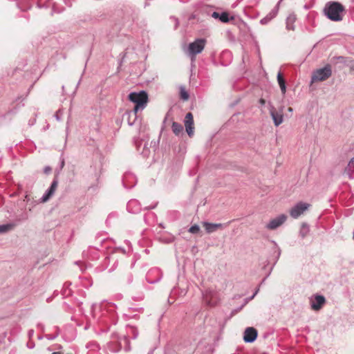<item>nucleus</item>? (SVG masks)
<instances>
[{
  "label": "nucleus",
  "mask_w": 354,
  "mask_h": 354,
  "mask_svg": "<svg viewBox=\"0 0 354 354\" xmlns=\"http://www.w3.org/2000/svg\"><path fill=\"white\" fill-rule=\"evenodd\" d=\"M63 114V111L61 109H59L56 113H55V118L58 120V121H60L61 119H62V115Z\"/></svg>",
  "instance_id": "obj_31"
},
{
  "label": "nucleus",
  "mask_w": 354,
  "mask_h": 354,
  "mask_svg": "<svg viewBox=\"0 0 354 354\" xmlns=\"http://www.w3.org/2000/svg\"><path fill=\"white\" fill-rule=\"evenodd\" d=\"M171 129L173 133L176 136H180L183 132V126L176 122H173L171 125Z\"/></svg>",
  "instance_id": "obj_22"
},
{
  "label": "nucleus",
  "mask_w": 354,
  "mask_h": 354,
  "mask_svg": "<svg viewBox=\"0 0 354 354\" xmlns=\"http://www.w3.org/2000/svg\"><path fill=\"white\" fill-rule=\"evenodd\" d=\"M228 223H230V221H228V223L227 224L228 225Z\"/></svg>",
  "instance_id": "obj_47"
},
{
  "label": "nucleus",
  "mask_w": 354,
  "mask_h": 354,
  "mask_svg": "<svg viewBox=\"0 0 354 354\" xmlns=\"http://www.w3.org/2000/svg\"><path fill=\"white\" fill-rule=\"evenodd\" d=\"M133 310V311L138 310V309H137V308H130V309H129V310ZM138 310H139V311H141V312H143V308H140L138 309Z\"/></svg>",
  "instance_id": "obj_38"
},
{
  "label": "nucleus",
  "mask_w": 354,
  "mask_h": 354,
  "mask_svg": "<svg viewBox=\"0 0 354 354\" xmlns=\"http://www.w3.org/2000/svg\"><path fill=\"white\" fill-rule=\"evenodd\" d=\"M122 183L127 189L133 187L136 183V176L131 173H126L122 178Z\"/></svg>",
  "instance_id": "obj_14"
},
{
  "label": "nucleus",
  "mask_w": 354,
  "mask_h": 354,
  "mask_svg": "<svg viewBox=\"0 0 354 354\" xmlns=\"http://www.w3.org/2000/svg\"><path fill=\"white\" fill-rule=\"evenodd\" d=\"M288 111H289L290 112H292V109L291 107H289V108H288Z\"/></svg>",
  "instance_id": "obj_41"
},
{
  "label": "nucleus",
  "mask_w": 354,
  "mask_h": 354,
  "mask_svg": "<svg viewBox=\"0 0 354 354\" xmlns=\"http://www.w3.org/2000/svg\"><path fill=\"white\" fill-rule=\"evenodd\" d=\"M218 19L223 23H228L229 21L234 20V16H230L229 12L225 11L219 13Z\"/></svg>",
  "instance_id": "obj_21"
},
{
  "label": "nucleus",
  "mask_w": 354,
  "mask_h": 354,
  "mask_svg": "<svg viewBox=\"0 0 354 354\" xmlns=\"http://www.w3.org/2000/svg\"><path fill=\"white\" fill-rule=\"evenodd\" d=\"M353 167H354V158L351 159V160L349 161V162L348 164L347 167L345 169V171L348 173L350 178H353V176H351V168Z\"/></svg>",
  "instance_id": "obj_27"
},
{
  "label": "nucleus",
  "mask_w": 354,
  "mask_h": 354,
  "mask_svg": "<svg viewBox=\"0 0 354 354\" xmlns=\"http://www.w3.org/2000/svg\"><path fill=\"white\" fill-rule=\"evenodd\" d=\"M123 348L128 352L131 350L130 343L128 337L124 335L116 341H111L106 345V350L111 353H115Z\"/></svg>",
  "instance_id": "obj_3"
},
{
  "label": "nucleus",
  "mask_w": 354,
  "mask_h": 354,
  "mask_svg": "<svg viewBox=\"0 0 354 354\" xmlns=\"http://www.w3.org/2000/svg\"><path fill=\"white\" fill-rule=\"evenodd\" d=\"M206 41L205 39L199 38L189 44L187 53L190 57L192 62L195 61L196 55L203 50Z\"/></svg>",
  "instance_id": "obj_4"
},
{
  "label": "nucleus",
  "mask_w": 354,
  "mask_h": 354,
  "mask_svg": "<svg viewBox=\"0 0 354 354\" xmlns=\"http://www.w3.org/2000/svg\"><path fill=\"white\" fill-rule=\"evenodd\" d=\"M280 255V252H278L277 257Z\"/></svg>",
  "instance_id": "obj_46"
},
{
  "label": "nucleus",
  "mask_w": 354,
  "mask_h": 354,
  "mask_svg": "<svg viewBox=\"0 0 354 354\" xmlns=\"http://www.w3.org/2000/svg\"><path fill=\"white\" fill-rule=\"evenodd\" d=\"M149 152H150V151H149V147L147 146V144H145L143 149L141 151V153L145 157H147L149 154Z\"/></svg>",
  "instance_id": "obj_30"
},
{
  "label": "nucleus",
  "mask_w": 354,
  "mask_h": 354,
  "mask_svg": "<svg viewBox=\"0 0 354 354\" xmlns=\"http://www.w3.org/2000/svg\"><path fill=\"white\" fill-rule=\"evenodd\" d=\"M278 13V8L275 7L274 9H272L266 17L262 18L260 20V24L261 25H266L268 24L272 19H273Z\"/></svg>",
  "instance_id": "obj_17"
},
{
  "label": "nucleus",
  "mask_w": 354,
  "mask_h": 354,
  "mask_svg": "<svg viewBox=\"0 0 354 354\" xmlns=\"http://www.w3.org/2000/svg\"><path fill=\"white\" fill-rule=\"evenodd\" d=\"M27 346L29 348H33L35 347V344L34 342H28L27 344Z\"/></svg>",
  "instance_id": "obj_35"
},
{
  "label": "nucleus",
  "mask_w": 354,
  "mask_h": 354,
  "mask_svg": "<svg viewBox=\"0 0 354 354\" xmlns=\"http://www.w3.org/2000/svg\"><path fill=\"white\" fill-rule=\"evenodd\" d=\"M270 113L276 127H278L283 122V115L282 111L278 112L273 106H270Z\"/></svg>",
  "instance_id": "obj_13"
},
{
  "label": "nucleus",
  "mask_w": 354,
  "mask_h": 354,
  "mask_svg": "<svg viewBox=\"0 0 354 354\" xmlns=\"http://www.w3.org/2000/svg\"><path fill=\"white\" fill-rule=\"evenodd\" d=\"M206 232L209 234L216 231L218 229L224 228L227 226V224L223 223H212L208 222H204L203 223Z\"/></svg>",
  "instance_id": "obj_16"
},
{
  "label": "nucleus",
  "mask_w": 354,
  "mask_h": 354,
  "mask_svg": "<svg viewBox=\"0 0 354 354\" xmlns=\"http://www.w3.org/2000/svg\"><path fill=\"white\" fill-rule=\"evenodd\" d=\"M180 97L183 100L189 99V94L184 88L180 89Z\"/></svg>",
  "instance_id": "obj_29"
},
{
  "label": "nucleus",
  "mask_w": 354,
  "mask_h": 354,
  "mask_svg": "<svg viewBox=\"0 0 354 354\" xmlns=\"http://www.w3.org/2000/svg\"><path fill=\"white\" fill-rule=\"evenodd\" d=\"M344 8L339 2L327 3L324 8L325 15L331 21H340L343 19Z\"/></svg>",
  "instance_id": "obj_1"
},
{
  "label": "nucleus",
  "mask_w": 354,
  "mask_h": 354,
  "mask_svg": "<svg viewBox=\"0 0 354 354\" xmlns=\"http://www.w3.org/2000/svg\"><path fill=\"white\" fill-rule=\"evenodd\" d=\"M192 234H197L200 231V227L198 225H192L188 230Z\"/></svg>",
  "instance_id": "obj_28"
},
{
  "label": "nucleus",
  "mask_w": 354,
  "mask_h": 354,
  "mask_svg": "<svg viewBox=\"0 0 354 354\" xmlns=\"http://www.w3.org/2000/svg\"><path fill=\"white\" fill-rule=\"evenodd\" d=\"M210 14H211L210 17H212L216 19H218L219 12L214 11V10H212Z\"/></svg>",
  "instance_id": "obj_32"
},
{
  "label": "nucleus",
  "mask_w": 354,
  "mask_h": 354,
  "mask_svg": "<svg viewBox=\"0 0 354 354\" xmlns=\"http://www.w3.org/2000/svg\"><path fill=\"white\" fill-rule=\"evenodd\" d=\"M52 354H61L59 352H54Z\"/></svg>",
  "instance_id": "obj_44"
},
{
  "label": "nucleus",
  "mask_w": 354,
  "mask_h": 354,
  "mask_svg": "<svg viewBox=\"0 0 354 354\" xmlns=\"http://www.w3.org/2000/svg\"><path fill=\"white\" fill-rule=\"evenodd\" d=\"M29 338H31L34 335V330L32 329L29 330L28 333Z\"/></svg>",
  "instance_id": "obj_34"
},
{
  "label": "nucleus",
  "mask_w": 354,
  "mask_h": 354,
  "mask_svg": "<svg viewBox=\"0 0 354 354\" xmlns=\"http://www.w3.org/2000/svg\"><path fill=\"white\" fill-rule=\"evenodd\" d=\"M309 232V226L306 223H303L301 226L299 234L302 238L306 236Z\"/></svg>",
  "instance_id": "obj_25"
},
{
  "label": "nucleus",
  "mask_w": 354,
  "mask_h": 354,
  "mask_svg": "<svg viewBox=\"0 0 354 354\" xmlns=\"http://www.w3.org/2000/svg\"><path fill=\"white\" fill-rule=\"evenodd\" d=\"M259 290V288H257V290H255L254 293L253 294L252 296L250 297V298L249 299H252L255 297V295L257 294Z\"/></svg>",
  "instance_id": "obj_37"
},
{
  "label": "nucleus",
  "mask_w": 354,
  "mask_h": 354,
  "mask_svg": "<svg viewBox=\"0 0 354 354\" xmlns=\"http://www.w3.org/2000/svg\"><path fill=\"white\" fill-rule=\"evenodd\" d=\"M204 301L210 306H214L217 303L216 292L212 289H207L203 292Z\"/></svg>",
  "instance_id": "obj_8"
},
{
  "label": "nucleus",
  "mask_w": 354,
  "mask_h": 354,
  "mask_svg": "<svg viewBox=\"0 0 354 354\" xmlns=\"http://www.w3.org/2000/svg\"><path fill=\"white\" fill-rule=\"evenodd\" d=\"M127 334L128 335H131V337L133 339H136L137 338L138 335V331L137 330V328L134 326H128V329H127Z\"/></svg>",
  "instance_id": "obj_26"
},
{
  "label": "nucleus",
  "mask_w": 354,
  "mask_h": 354,
  "mask_svg": "<svg viewBox=\"0 0 354 354\" xmlns=\"http://www.w3.org/2000/svg\"><path fill=\"white\" fill-rule=\"evenodd\" d=\"M353 2H354V0H352Z\"/></svg>",
  "instance_id": "obj_49"
},
{
  "label": "nucleus",
  "mask_w": 354,
  "mask_h": 354,
  "mask_svg": "<svg viewBox=\"0 0 354 354\" xmlns=\"http://www.w3.org/2000/svg\"><path fill=\"white\" fill-rule=\"evenodd\" d=\"M332 75L331 66L329 64L326 65L324 68L316 70L312 75V82L324 81L330 77Z\"/></svg>",
  "instance_id": "obj_5"
},
{
  "label": "nucleus",
  "mask_w": 354,
  "mask_h": 354,
  "mask_svg": "<svg viewBox=\"0 0 354 354\" xmlns=\"http://www.w3.org/2000/svg\"><path fill=\"white\" fill-rule=\"evenodd\" d=\"M134 142H135V145H136V148H137V150H138V151H140V145L138 143L139 142H138V140H135V141H134Z\"/></svg>",
  "instance_id": "obj_36"
},
{
  "label": "nucleus",
  "mask_w": 354,
  "mask_h": 354,
  "mask_svg": "<svg viewBox=\"0 0 354 354\" xmlns=\"http://www.w3.org/2000/svg\"><path fill=\"white\" fill-rule=\"evenodd\" d=\"M277 82L279 83L282 93L285 94L286 91V82L282 74L280 72L278 73L277 74Z\"/></svg>",
  "instance_id": "obj_23"
},
{
  "label": "nucleus",
  "mask_w": 354,
  "mask_h": 354,
  "mask_svg": "<svg viewBox=\"0 0 354 354\" xmlns=\"http://www.w3.org/2000/svg\"><path fill=\"white\" fill-rule=\"evenodd\" d=\"M158 280H159V279H157V280H156V281H149V283H154V282H156V281H158Z\"/></svg>",
  "instance_id": "obj_43"
},
{
  "label": "nucleus",
  "mask_w": 354,
  "mask_h": 354,
  "mask_svg": "<svg viewBox=\"0 0 354 354\" xmlns=\"http://www.w3.org/2000/svg\"><path fill=\"white\" fill-rule=\"evenodd\" d=\"M266 277H265V278L262 280L261 283H264V282H265V281H266Z\"/></svg>",
  "instance_id": "obj_42"
},
{
  "label": "nucleus",
  "mask_w": 354,
  "mask_h": 354,
  "mask_svg": "<svg viewBox=\"0 0 354 354\" xmlns=\"http://www.w3.org/2000/svg\"><path fill=\"white\" fill-rule=\"evenodd\" d=\"M326 303V299L323 295H315L310 298V307L313 310H319Z\"/></svg>",
  "instance_id": "obj_7"
},
{
  "label": "nucleus",
  "mask_w": 354,
  "mask_h": 354,
  "mask_svg": "<svg viewBox=\"0 0 354 354\" xmlns=\"http://www.w3.org/2000/svg\"><path fill=\"white\" fill-rule=\"evenodd\" d=\"M259 102H260V104H261V105H264V104H265V103H266V101H265V100H263V99H260Z\"/></svg>",
  "instance_id": "obj_39"
},
{
  "label": "nucleus",
  "mask_w": 354,
  "mask_h": 354,
  "mask_svg": "<svg viewBox=\"0 0 354 354\" xmlns=\"http://www.w3.org/2000/svg\"><path fill=\"white\" fill-rule=\"evenodd\" d=\"M257 330L252 327H248L245 329L243 335V340L246 343L254 342L257 337Z\"/></svg>",
  "instance_id": "obj_12"
},
{
  "label": "nucleus",
  "mask_w": 354,
  "mask_h": 354,
  "mask_svg": "<svg viewBox=\"0 0 354 354\" xmlns=\"http://www.w3.org/2000/svg\"><path fill=\"white\" fill-rule=\"evenodd\" d=\"M52 169L49 166H46L45 167V168L44 169V172L46 174H48L50 171H51Z\"/></svg>",
  "instance_id": "obj_33"
},
{
  "label": "nucleus",
  "mask_w": 354,
  "mask_h": 354,
  "mask_svg": "<svg viewBox=\"0 0 354 354\" xmlns=\"http://www.w3.org/2000/svg\"><path fill=\"white\" fill-rule=\"evenodd\" d=\"M137 113L138 112H135V111L133 110L131 111H127L124 113V117L127 119L128 124L129 126H132L134 124L137 119Z\"/></svg>",
  "instance_id": "obj_19"
},
{
  "label": "nucleus",
  "mask_w": 354,
  "mask_h": 354,
  "mask_svg": "<svg viewBox=\"0 0 354 354\" xmlns=\"http://www.w3.org/2000/svg\"><path fill=\"white\" fill-rule=\"evenodd\" d=\"M127 209L128 212L132 214H138L140 212L142 207L140 202L138 200L131 199L128 202L127 205Z\"/></svg>",
  "instance_id": "obj_15"
},
{
  "label": "nucleus",
  "mask_w": 354,
  "mask_h": 354,
  "mask_svg": "<svg viewBox=\"0 0 354 354\" xmlns=\"http://www.w3.org/2000/svg\"><path fill=\"white\" fill-rule=\"evenodd\" d=\"M353 239H354V231H353Z\"/></svg>",
  "instance_id": "obj_48"
},
{
  "label": "nucleus",
  "mask_w": 354,
  "mask_h": 354,
  "mask_svg": "<svg viewBox=\"0 0 354 354\" xmlns=\"http://www.w3.org/2000/svg\"><path fill=\"white\" fill-rule=\"evenodd\" d=\"M310 205L306 203L299 202L297 203L292 209L290 210V215L293 218H297L300 216L306 210L308 209Z\"/></svg>",
  "instance_id": "obj_6"
},
{
  "label": "nucleus",
  "mask_w": 354,
  "mask_h": 354,
  "mask_svg": "<svg viewBox=\"0 0 354 354\" xmlns=\"http://www.w3.org/2000/svg\"><path fill=\"white\" fill-rule=\"evenodd\" d=\"M246 303H247V301H246L245 302H244V304H243V306L241 307V308L243 306H245V305L246 304Z\"/></svg>",
  "instance_id": "obj_45"
},
{
  "label": "nucleus",
  "mask_w": 354,
  "mask_h": 354,
  "mask_svg": "<svg viewBox=\"0 0 354 354\" xmlns=\"http://www.w3.org/2000/svg\"><path fill=\"white\" fill-rule=\"evenodd\" d=\"M287 219L285 214H281L272 219L267 225L266 228L268 230H275L281 226Z\"/></svg>",
  "instance_id": "obj_10"
},
{
  "label": "nucleus",
  "mask_w": 354,
  "mask_h": 354,
  "mask_svg": "<svg viewBox=\"0 0 354 354\" xmlns=\"http://www.w3.org/2000/svg\"><path fill=\"white\" fill-rule=\"evenodd\" d=\"M297 20L296 15L294 13L290 14L286 19V28L288 30H295V23Z\"/></svg>",
  "instance_id": "obj_18"
},
{
  "label": "nucleus",
  "mask_w": 354,
  "mask_h": 354,
  "mask_svg": "<svg viewBox=\"0 0 354 354\" xmlns=\"http://www.w3.org/2000/svg\"><path fill=\"white\" fill-rule=\"evenodd\" d=\"M15 227V225L12 223H7L3 225H0V234L6 233L10 230H12Z\"/></svg>",
  "instance_id": "obj_24"
},
{
  "label": "nucleus",
  "mask_w": 354,
  "mask_h": 354,
  "mask_svg": "<svg viewBox=\"0 0 354 354\" xmlns=\"http://www.w3.org/2000/svg\"><path fill=\"white\" fill-rule=\"evenodd\" d=\"M129 99L132 102L135 103L133 110L135 112L143 110L147 106L148 102V95L144 91H140L138 93L132 92L129 95Z\"/></svg>",
  "instance_id": "obj_2"
},
{
  "label": "nucleus",
  "mask_w": 354,
  "mask_h": 354,
  "mask_svg": "<svg viewBox=\"0 0 354 354\" xmlns=\"http://www.w3.org/2000/svg\"><path fill=\"white\" fill-rule=\"evenodd\" d=\"M214 10V7L209 5H203L200 7L198 13L202 16H209L211 15L212 10Z\"/></svg>",
  "instance_id": "obj_20"
},
{
  "label": "nucleus",
  "mask_w": 354,
  "mask_h": 354,
  "mask_svg": "<svg viewBox=\"0 0 354 354\" xmlns=\"http://www.w3.org/2000/svg\"><path fill=\"white\" fill-rule=\"evenodd\" d=\"M57 186H58V180L57 178H55L53 180L50 187L46 191L44 194L40 198V202L45 203V202L48 201L54 195V194L57 188Z\"/></svg>",
  "instance_id": "obj_9"
},
{
  "label": "nucleus",
  "mask_w": 354,
  "mask_h": 354,
  "mask_svg": "<svg viewBox=\"0 0 354 354\" xmlns=\"http://www.w3.org/2000/svg\"><path fill=\"white\" fill-rule=\"evenodd\" d=\"M47 338H48V339H53L55 338V337L48 336Z\"/></svg>",
  "instance_id": "obj_40"
},
{
  "label": "nucleus",
  "mask_w": 354,
  "mask_h": 354,
  "mask_svg": "<svg viewBox=\"0 0 354 354\" xmlns=\"http://www.w3.org/2000/svg\"><path fill=\"white\" fill-rule=\"evenodd\" d=\"M185 130L189 137H192L194 133V119L192 113H187L185 115Z\"/></svg>",
  "instance_id": "obj_11"
}]
</instances>
